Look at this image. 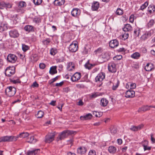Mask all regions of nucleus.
Instances as JSON below:
<instances>
[{
    "label": "nucleus",
    "instance_id": "nucleus-1",
    "mask_svg": "<svg viewBox=\"0 0 155 155\" xmlns=\"http://www.w3.org/2000/svg\"><path fill=\"white\" fill-rule=\"evenodd\" d=\"M74 133H75V132L71 130H65L59 134L58 137L56 139V140L57 141H58L60 140H63L67 137L68 135L74 134Z\"/></svg>",
    "mask_w": 155,
    "mask_h": 155
},
{
    "label": "nucleus",
    "instance_id": "nucleus-2",
    "mask_svg": "<svg viewBox=\"0 0 155 155\" xmlns=\"http://www.w3.org/2000/svg\"><path fill=\"white\" fill-rule=\"evenodd\" d=\"M16 140V137L14 136H6L0 137V143L6 142H12Z\"/></svg>",
    "mask_w": 155,
    "mask_h": 155
},
{
    "label": "nucleus",
    "instance_id": "nucleus-3",
    "mask_svg": "<svg viewBox=\"0 0 155 155\" xmlns=\"http://www.w3.org/2000/svg\"><path fill=\"white\" fill-rule=\"evenodd\" d=\"M16 91V88L12 86H10L7 87L5 89V93L8 96L11 97L15 94Z\"/></svg>",
    "mask_w": 155,
    "mask_h": 155
},
{
    "label": "nucleus",
    "instance_id": "nucleus-4",
    "mask_svg": "<svg viewBox=\"0 0 155 155\" xmlns=\"http://www.w3.org/2000/svg\"><path fill=\"white\" fill-rule=\"evenodd\" d=\"M111 53L109 51L104 52L100 56L99 58L101 59L103 62L108 60L110 58Z\"/></svg>",
    "mask_w": 155,
    "mask_h": 155
},
{
    "label": "nucleus",
    "instance_id": "nucleus-5",
    "mask_svg": "<svg viewBox=\"0 0 155 155\" xmlns=\"http://www.w3.org/2000/svg\"><path fill=\"white\" fill-rule=\"evenodd\" d=\"M78 48L77 42L74 41L71 43L69 48V51L72 52H75L76 51Z\"/></svg>",
    "mask_w": 155,
    "mask_h": 155
},
{
    "label": "nucleus",
    "instance_id": "nucleus-6",
    "mask_svg": "<svg viewBox=\"0 0 155 155\" xmlns=\"http://www.w3.org/2000/svg\"><path fill=\"white\" fill-rule=\"evenodd\" d=\"M15 68L13 67L10 66L7 68L5 69V74L6 75L9 77L11 76L15 73Z\"/></svg>",
    "mask_w": 155,
    "mask_h": 155
},
{
    "label": "nucleus",
    "instance_id": "nucleus-7",
    "mask_svg": "<svg viewBox=\"0 0 155 155\" xmlns=\"http://www.w3.org/2000/svg\"><path fill=\"white\" fill-rule=\"evenodd\" d=\"M155 108V106L150 105H143L140 107L138 110V112L142 113L150 110V108Z\"/></svg>",
    "mask_w": 155,
    "mask_h": 155
},
{
    "label": "nucleus",
    "instance_id": "nucleus-8",
    "mask_svg": "<svg viewBox=\"0 0 155 155\" xmlns=\"http://www.w3.org/2000/svg\"><path fill=\"white\" fill-rule=\"evenodd\" d=\"M55 134L54 133H50L45 137V142L47 143H50L54 140Z\"/></svg>",
    "mask_w": 155,
    "mask_h": 155
},
{
    "label": "nucleus",
    "instance_id": "nucleus-9",
    "mask_svg": "<svg viewBox=\"0 0 155 155\" xmlns=\"http://www.w3.org/2000/svg\"><path fill=\"white\" fill-rule=\"evenodd\" d=\"M108 68L109 71L111 73H114L117 71L116 65L113 62H111L108 64Z\"/></svg>",
    "mask_w": 155,
    "mask_h": 155
},
{
    "label": "nucleus",
    "instance_id": "nucleus-10",
    "mask_svg": "<svg viewBox=\"0 0 155 155\" xmlns=\"http://www.w3.org/2000/svg\"><path fill=\"white\" fill-rule=\"evenodd\" d=\"M9 35L11 38H15L19 36V34L17 30L13 29L9 31Z\"/></svg>",
    "mask_w": 155,
    "mask_h": 155
},
{
    "label": "nucleus",
    "instance_id": "nucleus-11",
    "mask_svg": "<svg viewBox=\"0 0 155 155\" xmlns=\"http://www.w3.org/2000/svg\"><path fill=\"white\" fill-rule=\"evenodd\" d=\"M7 60L9 62L14 63L17 60V58L14 54H9L7 57Z\"/></svg>",
    "mask_w": 155,
    "mask_h": 155
},
{
    "label": "nucleus",
    "instance_id": "nucleus-12",
    "mask_svg": "<svg viewBox=\"0 0 155 155\" xmlns=\"http://www.w3.org/2000/svg\"><path fill=\"white\" fill-rule=\"evenodd\" d=\"M105 76V74L104 73H99L95 78V79L96 82L102 81L104 79Z\"/></svg>",
    "mask_w": 155,
    "mask_h": 155
},
{
    "label": "nucleus",
    "instance_id": "nucleus-13",
    "mask_svg": "<svg viewBox=\"0 0 155 155\" xmlns=\"http://www.w3.org/2000/svg\"><path fill=\"white\" fill-rule=\"evenodd\" d=\"M12 7V5L8 3H5L4 2H0V9H2L4 8H11Z\"/></svg>",
    "mask_w": 155,
    "mask_h": 155
},
{
    "label": "nucleus",
    "instance_id": "nucleus-14",
    "mask_svg": "<svg viewBox=\"0 0 155 155\" xmlns=\"http://www.w3.org/2000/svg\"><path fill=\"white\" fill-rule=\"evenodd\" d=\"M135 95V92L133 90H129L125 93V97L127 98H130L134 97Z\"/></svg>",
    "mask_w": 155,
    "mask_h": 155
},
{
    "label": "nucleus",
    "instance_id": "nucleus-15",
    "mask_svg": "<svg viewBox=\"0 0 155 155\" xmlns=\"http://www.w3.org/2000/svg\"><path fill=\"white\" fill-rule=\"evenodd\" d=\"M151 36V33L150 31H146L140 38V40L145 41L148 39Z\"/></svg>",
    "mask_w": 155,
    "mask_h": 155
},
{
    "label": "nucleus",
    "instance_id": "nucleus-16",
    "mask_svg": "<svg viewBox=\"0 0 155 155\" xmlns=\"http://www.w3.org/2000/svg\"><path fill=\"white\" fill-rule=\"evenodd\" d=\"M81 77V73H75L71 78V80L73 82L76 81L80 79Z\"/></svg>",
    "mask_w": 155,
    "mask_h": 155
},
{
    "label": "nucleus",
    "instance_id": "nucleus-17",
    "mask_svg": "<svg viewBox=\"0 0 155 155\" xmlns=\"http://www.w3.org/2000/svg\"><path fill=\"white\" fill-rule=\"evenodd\" d=\"M99 3L97 1H94L92 3L91 9L93 11H97L99 7Z\"/></svg>",
    "mask_w": 155,
    "mask_h": 155
},
{
    "label": "nucleus",
    "instance_id": "nucleus-18",
    "mask_svg": "<svg viewBox=\"0 0 155 155\" xmlns=\"http://www.w3.org/2000/svg\"><path fill=\"white\" fill-rule=\"evenodd\" d=\"M118 45V42L116 39L111 40L109 42V46L112 48H114L117 47Z\"/></svg>",
    "mask_w": 155,
    "mask_h": 155
},
{
    "label": "nucleus",
    "instance_id": "nucleus-19",
    "mask_svg": "<svg viewBox=\"0 0 155 155\" xmlns=\"http://www.w3.org/2000/svg\"><path fill=\"white\" fill-rule=\"evenodd\" d=\"M80 13V10L77 8H73L71 12V15L74 17L79 16Z\"/></svg>",
    "mask_w": 155,
    "mask_h": 155
},
{
    "label": "nucleus",
    "instance_id": "nucleus-20",
    "mask_svg": "<svg viewBox=\"0 0 155 155\" xmlns=\"http://www.w3.org/2000/svg\"><path fill=\"white\" fill-rule=\"evenodd\" d=\"M78 153L80 154H83L85 153L87 151L86 148L84 147H81L77 149Z\"/></svg>",
    "mask_w": 155,
    "mask_h": 155
},
{
    "label": "nucleus",
    "instance_id": "nucleus-21",
    "mask_svg": "<svg viewBox=\"0 0 155 155\" xmlns=\"http://www.w3.org/2000/svg\"><path fill=\"white\" fill-rule=\"evenodd\" d=\"M92 117V115L90 113H88L85 115L81 116L80 118L81 120H90Z\"/></svg>",
    "mask_w": 155,
    "mask_h": 155
},
{
    "label": "nucleus",
    "instance_id": "nucleus-22",
    "mask_svg": "<svg viewBox=\"0 0 155 155\" xmlns=\"http://www.w3.org/2000/svg\"><path fill=\"white\" fill-rule=\"evenodd\" d=\"M108 103V100L105 98L101 99L100 101V105L103 107L106 106Z\"/></svg>",
    "mask_w": 155,
    "mask_h": 155
},
{
    "label": "nucleus",
    "instance_id": "nucleus-23",
    "mask_svg": "<svg viewBox=\"0 0 155 155\" xmlns=\"http://www.w3.org/2000/svg\"><path fill=\"white\" fill-rule=\"evenodd\" d=\"M29 135V134L28 133L23 132L20 133L19 135L16 136H15V137H16V140H17L19 137L25 138L28 137Z\"/></svg>",
    "mask_w": 155,
    "mask_h": 155
},
{
    "label": "nucleus",
    "instance_id": "nucleus-24",
    "mask_svg": "<svg viewBox=\"0 0 155 155\" xmlns=\"http://www.w3.org/2000/svg\"><path fill=\"white\" fill-rule=\"evenodd\" d=\"M143 125L142 124L139 125L137 126H132L130 128V129L133 131H137L141 129L143 127Z\"/></svg>",
    "mask_w": 155,
    "mask_h": 155
},
{
    "label": "nucleus",
    "instance_id": "nucleus-25",
    "mask_svg": "<svg viewBox=\"0 0 155 155\" xmlns=\"http://www.w3.org/2000/svg\"><path fill=\"white\" fill-rule=\"evenodd\" d=\"M65 3V0H54L53 3L56 6H61L64 5Z\"/></svg>",
    "mask_w": 155,
    "mask_h": 155
},
{
    "label": "nucleus",
    "instance_id": "nucleus-26",
    "mask_svg": "<svg viewBox=\"0 0 155 155\" xmlns=\"http://www.w3.org/2000/svg\"><path fill=\"white\" fill-rule=\"evenodd\" d=\"M24 29L25 31L28 32H32L34 31V27L31 25H27L24 27Z\"/></svg>",
    "mask_w": 155,
    "mask_h": 155
},
{
    "label": "nucleus",
    "instance_id": "nucleus-27",
    "mask_svg": "<svg viewBox=\"0 0 155 155\" xmlns=\"http://www.w3.org/2000/svg\"><path fill=\"white\" fill-rule=\"evenodd\" d=\"M132 28L131 25L129 24L124 25L123 28V30L125 32L130 31L132 30Z\"/></svg>",
    "mask_w": 155,
    "mask_h": 155
},
{
    "label": "nucleus",
    "instance_id": "nucleus-28",
    "mask_svg": "<svg viewBox=\"0 0 155 155\" xmlns=\"http://www.w3.org/2000/svg\"><path fill=\"white\" fill-rule=\"evenodd\" d=\"M57 67L56 66H53L50 68L49 71V73L51 75H54L57 73Z\"/></svg>",
    "mask_w": 155,
    "mask_h": 155
},
{
    "label": "nucleus",
    "instance_id": "nucleus-29",
    "mask_svg": "<svg viewBox=\"0 0 155 155\" xmlns=\"http://www.w3.org/2000/svg\"><path fill=\"white\" fill-rule=\"evenodd\" d=\"M116 148L113 146H110L108 148V151L110 153L113 154L115 153L116 152Z\"/></svg>",
    "mask_w": 155,
    "mask_h": 155
},
{
    "label": "nucleus",
    "instance_id": "nucleus-30",
    "mask_svg": "<svg viewBox=\"0 0 155 155\" xmlns=\"http://www.w3.org/2000/svg\"><path fill=\"white\" fill-rule=\"evenodd\" d=\"M153 68V65L151 63H147L145 67V69L147 71H150Z\"/></svg>",
    "mask_w": 155,
    "mask_h": 155
},
{
    "label": "nucleus",
    "instance_id": "nucleus-31",
    "mask_svg": "<svg viewBox=\"0 0 155 155\" xmlns=\"http://www.w3.org/2000/svg\"><path fill=\"white\" fill-rule=\"evenodd\" d=\"M40 151L39 149H37L31 151H28L27 152V155H35Z\"/></svg>",
    "mask_w": 155,
    "mask_h": 155
},
{
    "label": "nucleus",
    "instance_id": "nucleus-32",
    "mask_svg": "<svg viewBox=\"0 0 155 155\" xmlns=\"http://www.w3.org/2000/svg\"><path fill=\"white\" fill-rule=\"evenodd\" d=\"M140 56V54L138 52H135L132 54L131 57L132 58L135 59H138L139 58Z\"/></svg>",
    "mask_w": 155,
    "mask_h": 155
},
{
    "label": "nucleus",
    "instance_id": "nucleus-33",
    "mask_svg": "<svg viewBox=\"0 0 155 155\" xmlns=\"http://www.w3.org/2000/svg\"><path fill=\"white\" fill-rule=\"evenodd\" d=\"M155 9V7L153 5H150L148 7V12H149L150 14H151L154 12Z\"/></svg>",
    "mask_w": 155,
    "mask_h": 155
},
{
    "label": "nucleus",
    "instance_id": "nucleus-34",
    "mask_svg": "<svg viewBox=\"0 0 155 155\" xmlns=\"http://www.w3.org/2000/svg\"><path fill=\"white\" fill-rule=\"evenodd\" d=\"M120 84V81L118 80H117L116 83L114 84L113 85L112 87V89L113 90H115L118 87Z\"/></svg>",
    "mask_w": 155,
    "mask_h": 155
},
{
    "label": "nucleus",
    "instance_id": "nucleus-35",
    "mask_svg": "<svg viewBox=\"0 0 155 155\" xmlns=\"http://www.w3.org/2000/svg\"><path fill=\"white\" fill-rule=\"evenodd\" d=\"M44 114V112L43 111L39 110L38 111L37 114L36 115V117L38 118H41L43 117Z\"/></svg>",
    "mask_w": 155,
    "mask_h": 155
},
{
    "label": "nucleus",
    "instance_id": "nucleus-36",
    "mask_svg": "<svg viewBox=\"0 0 155 155\" xmlns=\"http://www.w3.org/2000/svg\"><path fill=\"white\" fill-rule=\"evenodd\" d=\"M94 66V65L90 64L88 62H87L84 65L85 68L89 70L91 69Z\"/></svg>",
    "mask_w": 155,
    "mask_h": 155
},
{
    "label": "nucleus",
    "instance_id": "nucleus-37",
    "mask_svg": "<svg viewBox=\"0 0 155 155\" xmlns=\"http://www.w3.org/2000/svg\"><path fill=\"white\" fill-rule=\"evenodd\" d=\"M93 114L97 117H100L102 115V113L101 112L97 111H94L93 113Z\"/></svg>",
    "mask_w": 155,
    "mask_h": 155
},
{
    "label": "nucleus",
    "instance_id": "nucleus-38",
    "mask_svg": "<svg viewBox=\"0 0 155 155\" xmlns=\"http://www.w3.org/2000/svg\"><path fill=\"white\" fill-rule=\"evenodd\" d=\"M22 48L24 52H25L29 49V47L28 45H26L24 44H22Z\"/></svg>",
    "mask_w": 155,
    "mask_h": 155
},
{
    "label": "nucleus",
    "instance_id": "nucleus-39",
    "mask_svg": "<svg viewBox=\"0 0 155 155\" xmlns=\"http://www.w3.org/2000/svg\"><path fill=\"white\" fill-rule=\"evenodd\" d=\"M154 23V21L153 19H151L147 24L148 28H150L152 27Z\"/></svg>",
    "mask_w": 155,
    "mask_h": 155
},
{
    "label": "nucleus",
    "instance_id": "nucleus-40",
    "mask_svg": "<svg viewBox=\"0 0 155 155\" xmlns=\"http://www.w3.org/2000/svg\"><path fill=\"white\" fill-rule=\"evenodd\" d=\"M26 3L24 1L20 2L18 4V6L20 8H23L26 6Z\"/></svg>",
    "mask_w": 155,
    "mask_h": 155
},
{
    "label": "nucleus",
    "instance_id": "nucleus-41",
    "mask_svg": "<svg viewBox=\"0 0 155 155\" xmlns=\"http://www.w3.org/2000/svg\"><path fill=\"white\" fill-rule=\"evenodd\" d=\"M36 140L35 139L34 136H31L30 137V140H28L27 142L30 143H35L36 142Z\"/></svg>",
    "mask_w": 155,
    "mask_h": 155
},
{
    "label": "nucleus",
    "instance_id": "nucleus-42",
    "mask_svg": "<svg viewBox=\"0 0 155 155\" xmlns=\"http://www.w3.org/2000/svg\"><path fill=\"white\" fill-rule=\"evenodd\" d=\"M57 52V49L55 48H52L50 50V53L52 55H55Z\"/></svg>",
    "mask_w": 155,
    "mask_h": 155
},
{
    "label": "nucleus",
    "instance_id": "nucleus-43",
    "mask_svg": "<svg viewBox=\"0 0 155 155\" xmlns=\"http://www.w3.org/2000/svg\"><path fill=\"white\" fill-rule=\"evenodd\" d=\"M123 12L122 10H121L120 8H117L116 12V13L117 15H121L123 14Z\"/></svg>",
    "mask_w": 155,
    "mask_h": 155
},
{
    "label": "nucleus",
    "instance_id": "nucleus-44",
    "mask_svg": "<svg viewBox=\"0 0 155 155\" xmlns=\"http://www.w3.org/2000/svg\"><path fill=\"white\" fill-rule=\"evenodd\" d=\"M148 2H145L140 7V9L143 10L146 7L148 6Z\"/></svg>",
    "mask_w": 155,
    "mask_h": 155
},
{
    "label": "nucleus",
    "instance_id": "nucleus-45",
    "mask_svg": "<svg viewBox=\"0 0 155 155\" xmlns=\"http://www.w3.org/2000/svg\"><path fill=\"white\" fill-rule=\"evenodd\" d=\"M51 42V40L49 38H46L42 41V43L44 45H48Z\"/></svg>",
    "mask_w": 155,
    "mask_h": 155
},
{
    "label": "nucleus",
    "instance_id": "nucleus-46",
    "mask_svg": "<svg viewBox=\"0 0 155 155\" xmlns=\"http://www.w3.org/2000/svg\"><path fill=\"white\" fill-rule=\"evenodd\" d=\"M103 49L101 48H99L96 50L94 51V53L95 54H100L103 51Z\"/></svg>",
    "mask_w": 155,
    "mask_h": 155
},
{
    "label": "nucleus",
    "instance_id": "nucleus-47",
    "mask_svg": "<svg viewBox=\"0 0 155 155\" xmlns=\"http://www.w3.org/2000/svg\"><path fill=\"white\" fill-rule=\"evenodd\" d=\"M129 37V34L128 33H125L122 35V39L125 40L127 39Z\"/></svg>",
    "mask_w": 155,
    "mask_h": 155
},
{
    "label": "nucleus",
    "instance_id": "nucleus-48",
    "mask_svg": "<svg viewBox=\"0 0 155 155\" xmlns=\"http://www.w3.org/2000/svg\"><path fill=\"white\" fill-rule=\"evenodd\" d=\"M42 2V0H33V2L34 4L36 5H40Z\"/></svg>",
    "mask_w": 155,
    "mask_h": 155
},
{
    "label": "nucleus",
    "instance_id": "nucleus-49",
    "mask_svg": "<svg viewBox=\"0 0 155 155\" xmlns=\"http://www.w3.org/2000/svg\"><path fill=\"white\" fill-rule=\"evenodd\" d=\"M143 149L144 150H151V147H148L147 145H145V144H143Z\"/></svg>",
    "mask_w": 155,
    "mask_h": 155
},
{
    "label": "nucleus",
    "instance_id": "nucleus-50",
    "mask_svg": "<svg viewBox=\"0 0 155 155\" xmlns=\"http://www.w3.org/2000/svg\"><path fill=\"white\" fill-rule=\"evenodd\" d=\"M73 65V63L72 62L69 63L67 66V69L68 71H71L72 70V69L71 68V66Z\"/></svg>",
    "mask_w": 155,
    "mask_h": 155
},
{
    "label": "nucleus",
    "instance_id": "nucleus-51",
    "mask_svg": "<svg viewBox=\"0 0 155 155\" xmlns=\"http://www.w3.org/2000/svg\"><path fill=\"white\" fill-rule=\"evenodd\" d=\"M130 89H134L136 88V84L134 83H131L130 82Z\"/></svg>",
    "mask_w": 155,
    "mask_h": 155
},
{
    "label": "nucleus",
    "instance_id": "nucleus-52",
    "mask_svg": "<svg viewBox=\"0 0 155 155\" xmlns=\"http://www.w3.org/2000/svg\"><path fill=\"white\" fill-rule=\"evenodd\" d=\"M100 95V94L98 93H95L92 94L91 97L92 98H95Z\"/></svg>",
    "mask_w": 155,
    "mask_h": 155
},
{
    "label": "nucleus",
    "instance_id": "nucleus-53",
    "mask_svg": "<svg viewBox=\"0 0 155 155\" xmlns=\"http://www.w3.org/2000/svg\"><path fill=\"white\" fill-rule=\"evenodd\" d=\"M134 19V15H131L129 18L130 21L131 23H133Z\"/></svg>",
    "mask_w": 155,
    "mask_h": 155
},
{
    "label": "nucleus",
    "instance_id": "nucleus-54",
    "mask_svg": "<svg viewBox=\"0 0 155 155\" xmlns=\"http://www.w3.org/2000/svg\"><path fill=\"white\" fill-rule=\"evenodd\" d=\"M88 155H96V152L94 150H91L89 152Z\"/></svg>",
    "mask_w": 155,
    "mask_h": 155
},
{
    "label": "nucleus",
    "instance_id": "nucleus-55",
    "mask_svg": "<svg viewBox=\"0 0 155 155\" xmlns=\"http://www.w3.org/2000/svg\"><path fill=\"white\" fill-rule=\"evenodd\" d=\"M140 31L139 29L135 30L134 31V35L136 36H138L140 33Z\"/></svg>",
    "mask_w": 155,
    "mask_h": 155
},
{
    "label": "nucleus",
    "instance_id": "nucleus-56",
    "mask_svg": "<svg viewBox=\"0 0 155 155\" xmlns=\"http://www.w3.org/2000/svg\"><path fill=\"white\" fill-rule=\"evenodd\" d=\"M59 77V76H57L55 78L52 79L51 81V82L50 83V84H51L54 82V81H56L58 79V78Z\"/></svg>",
    "mask_w": 155,
    "mask_h": 155
},
{
    "label": "nucleus",
    "instance_id": "nucleus-57",
    "mask_svg": "<svg viewBox=\"0 0 155 155\" xmlns=\"http://www.w3.org/2000/svg\"><path fill=\"white\" fill-rule=\"evenodd\" d=\"M39 68L41 69H44L45 67V65L43 63H41L39 65Z\"/></svg>",
    "mask_w": 155,
    "mask_h": 155
},
{
    "label": "nucleus",
    "instance_id": "nucleus-58",
    "mask_svg": "<svg viewBox=\"0 0 155 155\" xmlns=\"http://www.w3.org/2000/svg\"><path fill=\"white\" fill-rule=\"evenodd\" d=\"M39 86V84L36 81L34 82L31 85V87H37Z\"/></svg>",
    "mask_w": 155,
    "mask_h": 155
},
{
    "label": "nucleus",
    "instance_id": "nucleus-59",
    "mask_svg": "<svg viewBox=\"0 0 155 155\" xmlns=\"http://www.w3.org/2000/svg\"><path fill=\"white\" fill-rule=\"evenodd\" d=\"M88 49H87L86 47H84V50L83 51V53L84 54H86L88 53Z\"/></svg>",
    "mask_w": 155,
    "mask_h": 155
},
{
    "label": "nucleus",
    "instance_id": "nucleus-60",
    "mask_svg": "<svg viewBox=\"0 0 155 155\" xmlns=\"http://www.w3.org/2000/svg\"><path fill=\"white\" fill-rule=\"evenodd\" d=\"M64 82L63 81L60 82L59 83H57L56 84L55 86L57 87L61 86L63 84Z\"/></svg>",
    "mask_w": 155,
    "mask_h": 155
},
{
    "label": "nucleus",
    "instance_id": "nucleus-61",
    "mask_svg": "<svg viewBox=\"0 0 155 155\" xmlns=\"http://www.w3.org/2000/svg\"><path fill=\"white\" fill-rule=\"evenodd\" d=\"M122 56H118L115 57L113 59L114 60H119L121 58Z\"/></svg>",
    "mask_w": 155,
    "mask_h": 155
},
{
    "label": "nucleus",
    "instance_id": "nucleus-62",
    "mask_svg": "<svg viewBox=\"0 0 155 155\" xmlns=\"http://www.w3.org/2000/svg\"><path fill=\"white\" fill-rule=\"evenodd\" d=\"M111 132L112 133L115 134L117 133V130L115 128H112L110 130Z\"/></svg>",
    "mask_w": 155,
    "mask_h": 155
},
{
    "label": "nucleus",
    "instance_id": "nucleus-63",
    "mask_svg": "<svg viewBox=\"0 0 155 155\" xmlns=\"http://www.w3.org/2000/svg\"><path fill=\"white\" fill-rule=\"evenodd\" d=\"M153 134H150L151 140L153 143H154L155 142V139L153 137Z\"/></svg>",
    "mask_w": 155,
    "mask_h": 155
},
{
    "label": "nucleus",
    "instance_id": "nucleus-64",
    "mask_svg": "<svg viewBox=\"0 0 155 155\" xmlns=\"http://www.w3.org/2000/svg\"><path fill=\"white\" fill-rule=\"evenodd\" d=\"M77 104L79 106H82L83 104V102L82 100H80L77 103Z\"/></svg>",
    "mask_w": 155,
    "mask_h": 155
}]
</instances>
